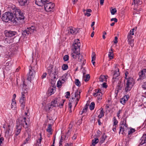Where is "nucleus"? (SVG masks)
Here are the masks:
<instances>
[{
	"mask_svg": "<svg viewBox=\"0 0 146 146\" xmlns=\"http://www.w3.org/2000/svg\"><path fill=\"white\" fill-rule=\"evenodd\" d=\"M95 106V104L94 102H92L90 104V109L92 110H94V108Z\"/></svg>",
	"mask_w": 146,
	"mask_h": 146,
	"instance_id": "37998d69",
	"label": "nucleus"
},
{
	"mask_svg": "<svg viewBox=\"0 0 146 146\" xmlns=\"http://www.w3.org/2000/svg\"><path fill=\"white\" fill-rule=\"evenodd\" d=\"M9 56H12L13 54L11 52H8L7 54Z\"/></svg>",
	"mask_w": 146,
	"mask_h": 146,
	"instance_id": "338daca9",
	"label": "nucleus"
},
{
	"mask_svg": "<svg viewBox=\"0 0 146 146\" xmlns=\"http://www.w3.org/2000/svg\"><path fill=\"white\" fill-rule=\"evenodd\" d=\"M10 125H8V127L7 128L5 132V136L8 137L9 136L12 135V131L10 130L9 129Z\"/></svg>",
	"mask_w": 146,
	"mask_h": 146,
	"instance_id": "2eb2a0df",
	"label": "nucleus"
},
{
	"mask_svg": "<svg viewBox=\"0 0 146 146\" xmlns=\"http://www.w3.org/2000/svg\"><path fill=\"white\" fill-rule=\"evenodd\" d=\"M96 55L95 52H93L92 55V62L94 65H95V63L94 61L96 60Z\"/></svg>",
	"mask_w": 146,
	"mask_h": 146,
	"instance_id": "393cba45",
	"label": "nucleus"
},
{
	"mask_svg": "<svg viewBox=\"0 0 146 146\" xmlns=\"http://www.w3.org/2000/svg\"><path fill=\"white\" fill-rule=\"evenodd\" d=\"M76 135L75 134H74V136L72 137V139L75 140L76 139Z\"/></svg>",
	"mask_w": 146,
	"mask_h": 146,
	"instance_id": "774afa93",
	"label": "nucleus"
},
{
	"mask_svg": "<svg viewBox=\"0 0 146 146\" xmlns=\"http://www.w3.org/2000/svg\"><path fill=\"white\" fill-rule=\"evenodd\" d=\"M98 90V89H96L95 90V92H94L93 94V95L94 96H98V93H99Z\"/></svg>",
	"mask_w": 146,
	"mask_h": 146,
	"instance_id": "6e6d98bb",
	"label": "nucleus"
},
{
	"mask_svg": "<svg viewBox=\"0 0 146 146\" xmlns=\"http://www.w3.org/2000/svg\"><path fill=\"white\" fill-rule=\"evenodd\" d=\"M12 108H15L16 106V102L15 100H12V102L11 103Z\"/></svg>",
	"mask_w": 146,
	"mask_h": 146,
	"instance_id": "49530a36",
	"label": "nucleus"
},
{
	"mask_svg": "<svg viewBox=\"0 0 146 146\" xmlns=\"http://www.w3.org/2000/svg\"><path fill=\"white\" fill-rule=\"evenodd\" d=\"M69 59V56L68 55H65L63 57V59L65 61H66L68 60Z\"/></svg>",
	"mask_w": 146,
	"mask_h": 146,
	"instance_id": "5fc2aeb1",
	"label": "nucleus"
},
{
	"mask_svg": "<svg viewBox=\"0 0 146 146\" xmlns=\"http://www.w3.org/2000/svg\"><path fill=\"white\" fill-rule=\"evenodd\" d=\"M135 131V130L134 129H131L129 131L128 134L129 135H130L133 133Z\"/></svg>",
	"mask_w": 146,
	"mask_h": 146,
	"instance_id": "8fccbe9b",
	"label": "nucleus"
},
{
	"mask_svg": "<svg viewBox=\"0 0 146 146\" xmlns=\"http://www.w3.org/2000/svg\"><path fill=\"white\" fill-rule=\"evenodd\" d=\"M13 41V39L9 37L6 38L4 40L5 42L6 43H10Z\"/></svg>",
	"mask_w": 146,
	"mask_h": 146,
	"instance_id": "a878e982",
	"label": "nucleus"
},
{
	"mask_svg": "<svg viewBox=\"0 0 146 146\" xmlns=\"http://www.w3.org/2000/svg\"><path fill=\"white\" fill-rule=\"evenodd\" d=\"M80 92H78L77 90L76 91L75 93L74 98L72 97L70 100V103H72L73 104H74V107H76L80 98Z\"/></svg>",
	"mask_w": 146,
	"mask_h": 146,
	"instance_id": "39448f33",
	"label": "nucleus"
},
{
	"mask_svg": "<svg viewBox=\"0 0 146 146\" xmlns=\"http://www.w3.org/2000/svg\"><path fill=\"white\" fill-rule=\"evenodd\" d=\"M145 143L146 145V140H145L142 137L140 144L141 145H142Z\"/></svg>",
	"mask_w": 146,
	"mask_h": 146,
	"instance_id": "79ce46f5",
	"label": "nucleus"
},
{
	"mask_svg": "<svg viewBox=\"0 0 146 146\" xmlns=\"http://www.w3.org/2000/svg\"><path fill=\"white\" fill-rule=\"evenodd\" d=\"M98 90L99 91L98 92L99 93H98V96L99 97H98V99L99 100H101L102 99L101 96H102L103 94L102 93V91L101 90H100V89H98Z\"/></svg>",
	"mask_w": 146,
	"mask_h": 146,
	"instance_id": "72a5a7b5",
	"label": "nucleus"
},
{
	"mask_svg": "<svg viewBox=\"0 0 146 146\" xmlns=\"http://www.w3.org/2000/svg\"><path fill=\"white\" fill-rule=\"evenodd\" d=\"M137 4L139 5H140L141 4V2L140 0H133V3H132V5Z\"/></svg>",
	"mask_w": 146,
	"mask_h": 146,
	"instance_id": "58836bf2",
	"label": "nucleus"
},
{
	"mask_svg": "<svg viewBox=\"0 0 146 146\" xmlns=\"http://www.w3.org/2000/svg\"><path fill=\"white\" fill-rule=\"evenodd\" d=\"M110 51L109 52L108 56L110 59H111L113 58V52L111 48V49Z\"/></svg>",
	"mask_w": 146,
	"mask_h": 146,
	"instance_id": "c85d7f7f",
	"label": "nucleus"
},
{
	"mask_svg": "<svg viewBox=\"0 0 146 146\" xmlns=\"http://www.w3.org/2000/svg\"><path fill=\"white\" fill-rule=\"evenodd\" d=\"M16 34V32L15 31H6L5 33V36L7 37H11L14 36Z\"/></svg>",
	"mask_w": 146,
	"mask_h": 146,
	"instance_id": "dca6fc26",
	"label": "nucleus"
},
{
	"mask_svg": "<svg viewBox=\"0 0 146 146\" xmlns=\"http://www.w3.org/2000/svg\"><path fill=\"white\" fill-rule=\"evenodd\" d=\"M22 120L21 118H20L18 119V121H17V125L16 128L17 129L15 133V135L16 136H17L20 133L21 131V126H22L23 123H21L20 121H21Z\"/></svg>",
	"mask_w": 146,
	"mask_h": 146,
	"instance_id": "9b49d317",
	"label": "nucleus"
},
{
	"mask_svg": "<svg viewBox=\"0 0 146 146\" xmlns=\"http://www.w3.org/2000/svg\"><path fill=\"white\" fill-rule=\"evenodd\" d=\"M107 77L104 75H101L99 78L100 81L101 82L106 81Z\"/></svg>",
	"mask_w": 146,
	"mask_h": 146,
	"instance_id": "b1692460",
	"label": "nucleus"
},
{
	"mask_svg": "<svg viewBox=\"0 0 146 146\" xmlns=\"http://www.w3.org/2000/svg\"><path fill=\"white\" fill-rule=\"evenodd\" d=\"M25 91H23V92H21V98H25V96L27 95V91L25 88Z\"/></svg>",
	"mask_w": 146,
	"mask_h": 146,
	"instance_id": "e433bc0d",
	"label": "nucleus"
},
{
	"mask_svg": "<svg viewBox=\"0 0 146 146\" xmlns=\"http://www.w3.org/2000/svg\"><path fill=\"white\" fill-rule=\"evenodd\" d=\"M107 85H106V83L105 82H104L102 84V86L103 88H106L107 87Z\"/></svg>",
	"mask_w": 146,
	"mask_h": 146,
	"instance_id": "69168bd1",
	"label": "nucleus"
},
{
	"mask_svg": "<svg viewBox=\"0 0 146 146\" xmlns=\"http://www.w3.org/2000/svg\"><path fill=\"white\" fill-rule=\"evenodd\" d=\"M60 70V67L56 66L53 70L54 72L52 73V74L54 76L56 75L59 72Z\"/></svg>",
	"mask_w": 146,
	"mask_h": 146,
	"instance_id": "412c9836",
	"label": "nucleus"
},
{
	"mask_svg": "<svg viewBox=\"0 0 146 146\" xmlns=\"http://www.w3.org/2000/svg\"><path fill=\"white\" fill-rule=\"evenodd\" d=\"M55 91V88L53 87H50L48 89V94L51 95L53 94Z\"/></svg>",
	"mask_w": 146,
	"mask_h": 146,
	"instance_id": "aec40b11",
	"label": "nucleus"
},
{
	"mask_svg": "<svg viewBox=\"0 0 146 146\" xmlns=\"http://www.w3.org/2000/svg\"><path fill=\"white\" fill-rule=\"evenodd\" d=\"M107 137V136L104 134L100 138V142L101 144H102L104 142L105 140L106 139Z\"/></svg>",
	"mask_w": 146,
	"mask_h": 146,
	"instance_id": "cd10ccee",
	"label": "nucleus"
},
{
	"mask_svg": "<svg viewBox=\"0 0 146 146\" xmlns=\"http://www.w3.org/2000/svg\"><path fill=\"white\" fill-rule=\"evenodd\" d=\"M35 74V72L29 69V75L27 78V80L30 81L34 77Z\"/></svg>",
	"mask_w": 146,
	"mask_h": 146,
	"instance_id": "f3484780",
	"label": "nucleus"
},
{
	"mask_svg": "<svg viewBox=\"0 0 146 146\" xmlns=\"http://www.w3.org/2000/svg\"><path fill=\"white\" fill-rule=\"evenodd\" d=\"M54 6V4L50 2L46 3L44 4V8L46 11L50 12L52 10Z\"/></svg>",
	"mask_w": 146,
	"mask_h": 146,
	"instance_id": "1a4fd4ad",
	"label": "nucleus"
},
{
	"mask_svg": "<svg viewBox=\"0 0 146 146\" xmlns=\"http://www.w3.org/2000/svg\"><path fill=\"white\" fill-rule=\"evenodd\" d=\"M62 103H60L59 102V103L58 104V106H59L60 108H62V106H63L64 103V101L63 100H62Z\"/></svg>",
	"mask_w": 146,
	"mask_h": 146,
	"instance_id": "864d4df0",
	"label": "nucleus"
},
{
	"mask_svg": "<svg viewBox=\"0 0 146 146\" xmlns=\"http://www.w3.org/2000/svg\"><path fill=\"white\" fill-rule=\"evenodd\" d=\"M90 76L88 74H85L84 73H83V79L85 82L88 81L90 78Z\"/></svg>",
	"mask_w": 146,
	"mask_h": 146,
	"instance_id": "4be33fe9",
	"label": "nucleus"
},
{
	"mask_svg": "<svg viewBox=\"0 0 146 146\" xmlns=\"http://www.w3.org/2000/svg\"><path fill=\"white\" fill-rule=\"evenodd\" d=\"M78 61L79 62H81L83 60V56L80 54L78 56Z\"/></svg>",
	"mask_w": 146,
	"mask_h": 146,
	"instance_id": "de8ad7c7",
	"label": "nucleus"
},
{
	"mask_svg": "<svg viewBox=\"0 0 146 146\" xmlns=\"http://www.w3.org/2000/svg\"><path fill=\"white\" fill-rule=\"evenodd\" d=\"M46 131L47 132L50 133V134H51V131H52V125L51 124H49L48 126V128L46 129Z\"/></svg>",
	"mask_w": 146,
	"mask_h": 146,
	"instance_id": "473e14b6",
	"label": "nucleus"
},
{
	"mask_svg": "<svg viewBox=\"0 0 146 146\" xmlns=\"http://www.w3.org/2000/svg\"><path fill=\"white\" fill-rule=\"evenodd\" d=\"M27 0H18L21 6H23L26 3Z\"/></svg>",
	"mask_w": 146,
	"mask_h": 146,
	"instance_id": "7c9ffc66",
	"label": "nucleus"
},
{
	"mask_svg": "<svg viewBox=\"0 0 146 146\" xmlns=\"http://www.w3.org/2000/svg\"><path fill=\"white\" fill-rule=\"evenodd\" d=\"M13 13L15 18H14L15 22H17L19 20L24 19L23 14L20 9L17 8H14Z\"/></svg>",
	"mask_w": 146,
	"mask_h": 146,
	"instance_id": "f03ea898",
	"label": "nucleus"
},
{
	"mask_svg": "<svg viewBox=\"0 0 146 146\" xmlns=\"http://www.w3.org/2000/svg\"><path fill=\"white\" fill-rule=\"evenodd\" d=\"M119 74V70L118 69H117V70H116L115 72V73L113 75V78H115V77H118Z\"/></svg>",
	"mask_w": 146,
	"mask_h": 146,
	"instance_id": "c9c22d12",
	"label": "nucleus"
},
{
	"mask_svg": "<svg viewBox=\"0 0 146 146\" xmlns=\"http://www.w3.org/2000/svg\"><path fill=\"white\" fill-rule=\"evenodd\" d=\"M46 1H48V0H36L35 3L39 6H42L44 5V3Z\"/></svg>",
	"mask_w": 146,
	"mask_h": 146,
	"instance_id": "a211bd4d",
	"label": "nucleus"
},
{
	"mask_svg": "<svg viewBox=\"0 0 146 146\" xmlns=\"http://www.w3.org/2000/svg\"><path fill=\"white\" fill-rule=\"evenodd\" d=\"M14 18H15L13 13L11 12H5L3 15L2 17V20L5 22H8L10 21H15Z\"/></svg>",
	"mask_w": 146,
	"mask_h": 146,
	"instance_id": "7ed1b4c3",
	"label": "nucleus"
},
{
	"mask_svg": "<svg viewBox=\"0 0 146 146\" xmlns=\"http://www.w3.org/2000/svg\"><path fill=\"white\" fill-rule=\"evenodd\" d=\"M78 31V29H76L72 27L68 28V33L69 34L75 35L76 34Z\"/></svg>",
	"mask_w": 146,
	"mask_h": 146,
	"instance_id": "f8f14e48",
	"label": "nucleus"
},
{
	"mask_svg": "<svg viewBox=\"0 0 146 146\" xmlns=\"http://www.w3.org/2000/svg\"><path fill=\"white\" fill-rule=\"evenodd\" d=\"M92 11V10L90 9H88L86 10V12L84 14L85 15L87 16L88 17H89L91 15V14L89 13L91 12Z\"/></svg>",
	"mask_w": 146,
	"mask_h": 146,
	"instance_id": "2f4dec72",
	"label": "nucleus"
},
{
	"mask_svg": "<svg viewBox=\"0 0 146 146\" xmlns=\"http://www.w3.org/2000/svg\"><path fill=\"white\" fill-rule=\"evenodd\" d=\"M36 31V29L34 26H32L31 27L27 28L24 31L22 32V36L24 37L27 38L29 37V34L34 32Z\"/></svg>",
	"mask_w": 146,
	"mask_h": 146,
	"instance_id": "423d86ee",
	"label": "nucleus"
},
{
	"mask_svg": "<svg viewBox=\"0 0 146 146\" xmlns=\"http://www.w3.org/2000/svg\"><path fill=\"white\" fill-rule=\"evenodd\" d=\"M70 93L69 92H67L66 93L65 97L66 98H69L70 96Z\"/></svg>",
	"mask_w": 146,
	"mask_h": 146,
	"instance_id": "13d9d810",
	"label": "nucleus"
},
{
	"mask_svg": "<svg viewBox=\"0 0 146 146\" xmlns=\"http://www.w3.org/2000/svg\"><path fill=\"white\" fill-rule=\"evenodd\" d=\"M118 86L119 88H121L122 87V86L121 84V79H119V80L118 81Z\"/></svg>",
	"mask_w": 146,
	"mask_h": 146,
	"instance_id": "4d7b16f0",
	"label": "nucleus"
},
{
	"mask_svg": "<svg viewBox=\"0 0 146 146\" xmlns=\"http://www.w3.org/2000/svg\"><path fill=\"white\" fill-rule=\"evenodd\" d=\"M120 129L119 132L120 133H121L123 134V132L125 131H126L128 129L127 125L126 124V120L123 119V121H121L120 123Z\"/></svg>",
	"mask_w": 146,
	"mask_h": 146,
	"instance_id": "6e6552de",
	"label": "nucleus"
},
{
	"mask_svg": "<svg viewBox=\"0 0 146 146\" xmlns=\"http://www.w3.org/2000/svg\"><path fill=\"white\" fill-rule=\"evenodd\" d=\"M104 111L103 109L102 108L100 111V113L98 116L99 118H102L104 116Z\"/></svg>",
	"mask_w": 146,
	"mask_h": 146,
	"instance_id": "f704fd0d",
	"label": "nucleus"
},
{
	"mask_svg": "<svg viewBox=\"0 0 146 146\" xmlns=\"http://www.w3.org/2000/svg\"><path fill=\"white\" fill-rule=\"evenodd\" d=\"M142 87L144 89H146V82H144L142 85Z\"/></svg>",
	"mask_w": 146,
	"mask_h": 146,
	"instance_id": "680f3d73",
	"label": "nucleus"
},
{
	"mask_svg": "<svg viewBox=\"0 0 146 146\" xmlns=\"http://www.w3.org/2000/svg\"><path fill=\"white\" fill-rule=\"evenodd\" d=\"M119 80V78H117V77H115V78H113V77L112 81L113 83L115 82L117 83Z\"/></svg>",
	"mask_w": 146,
	"mask_h": 146,
	"instance_id": "c03bdc74",
	"label": "nucleus"
},
{
	"mask_svg": "<svg viewBox=\"0 0 146 146\" xmlns=\"http://www.w3.org/2000/svg\"><path fill=\"white\" fill-rule=\"evenodd\" d=\"M128 96H125L122 98L120 100V102L123 104H124L125 102L128 100Z\"/></svg>",
	"mask_w": 146,
	"mask_h": 146,
	"instance_id": "5701e85b",
	"label": "nucleus"
},
{
	"mask_svg": "<svg viewBox=\"0 0 146 146\" xmlns=\"http://www.w3.org/2000/svg\"><path fill=\"white\" fill-rule=\"evenodd\" d=\"M117 39H118V38H117V37L115 36V39L113 41V42L114 43L116 44V43H117V42H118Z\"/></svg>",
	"mask_w": 146,
	"mask_h": 146,
	"instance_id": "052dcab7",
	"label": "nucleus"
},
{
	"mask_svg": "<svg viewBox=\"0 0 146 146\" xmlns=\"http://www.w3.org/2000/svg\"><path fill=\"white\" fill-rule=\"evenodd\" d=\"M113 125L114 127L115 126V127H116V125H117L118 121L115 117L113 118Z\"/></svg>",
	"mask_w": 146,
	"mask_h": 146,
	"instance_id": "603ef678",
	"label": "nucleus"
},
{
	"mask_svg": "<svg viewBox=\"0 0 146 146\" xmlns=\"http://www.w3.org/2000/svg\"><path fill=\"white\" fill-rule=\"evenodd\" d=\"M110 11L112 15H114L115 13L117 12L116 9L115 8H111L110 9Z\"/></svg>",
	"mask_w": 146,
	"mask_h": 146,
	"instance_id": "4c0bfd02",
	"label": "nucleus"
},
{
	"mask_svg": "<svg viewBox=\"0 0 146 146\" xmlns=\"http://www.w3.org/2000/svg\"><path fill=\"white\" fill-rule=\"evenodd\" d=\"M59 103V100H58V99H56L54 100V101H52L51 102L50 107H48V110H49L50 108H52L53 107L58 106V104Z\"/></svg>",
	"mask_w": 146,
	"mask_h": 146,
	"instance_id": "4468645a",
	"label": "nucleus"
},
{
	"mask_svg": "<svg viewBox=\"0 0 146 146\" xmlns=\"http://www.w3.org/2000/svg\"><path fill=\"white\" fill-rule=\"evenodd\" d=\"M25 100L26 98H21L20 99V103L22 109H24L25 108Z\"/></svg>",
	"mask_w": 146,
	"mask_h": 146,
	"instance_id": "6ab92c4d",
	"label": "nucleus"
},
{
	"mask_svg": "<svg viewBox=\"0 0 146 146\" xmlns=\"http://www.w3.org/2000/svg\"><path fill=\"white\" fill-rule=\"evenodd\" d=\"M75 83L78 86H80V82L78 79L76 80Z\"/></svg>",
	"mask_w": 146,
	"mask_h": 146,
	"instance_id": "09e8293b",
	"label": "nucleus"
},
{
	"mask_svg": "<svg viewBox=\"0 0 146 146\" xmlns=\"http://www.w3.org/2000/svg\"><path fill=\"white\" fill-rule=\"evenodd\" d=\"M98 138H95L92 140V144L93 145H95L98 142Z\"/></svg>",
	"mask_w": 146,
	"mask_h": 146,
	"instance_id": "ea45409f",
	"label": "nucleus"
},
{
	"mask_svg": "<svg viewBox=\"0 0 146 146\" xmlns=\"http://www.w3.org/2000/svg\"><path fill=\"white\" fill-rule=\"evenodd\" d=\"M82 119H79L77 121V123L78 125H80L82 123Z\"/></svg>",
	"mask_w": 146,
	"mask_h": 146,
	"instance_id": "bf43d9fd",
	"label": "nucleus"
},
{
	"mask_svg": "<svg viewBox=\"0 0 146 146\" xmlns=\"http://www.w3.org/2000/svg\"><path fill=\"white\" fill-rule=\"evenodd\" d=\"M134 29H133L131 30L127 36L128 41L131 46L132 47L133 46L134 39L133 38V35L134 34Z\"/></svg>",
	"mask_w": 146,
	"mask_h": 146,
	"instance_id": "0eeeda50",
	"label": "nucleus"
},
{
	"mask_svg": "<svg viewBox=\"0 0 146 146\" xmlns=\"http://www.w3.org/2000/svg\"><path fill=\"white\" fill-rule=\"evenodd\" d=\"M64 83V81H63L62 80H59L58 81L57 83V87L58 88H61L62 84Z\"/></svg>",
	"mask_w": 146,
	"mask_h": 146,
	"instance_id": "c756f323",
	"label": "nucleus"
},
{
	"mask_svg": "<svg viewBox=\"0 0 146 146\" xmlns=\"http://www.w3.org/2000/svg\"><path fill=\"white\" fill-rule=\"evenodd\" d=\"M68 75L67 74H65L62 76L61 78V80L63 81H64L65 82L67 80Z\"/></svg>",
	"mask_w": 146,
	"mask_h": 146,
	"instance_id": "bb28decb",
	"label": "nucleus"
},
{
	"mask_svg": "<svg viewBox=\"0 0 146 146\" xmlns=\"http://www.w3.org/2000/svg\"><path fill=\"white\" fill-rule=\"evenodd\" d=\"M47 74L46 73H44L42 75L41 78L42 79L46 77Z\"/></svg>",
	"mask_w": 146,
	"mask_h": 146,
	"instance_id": "e2e57ef3",
	"label": "nucleus"
},
{
	"mask_svg": "<svg viewBox=\"0 0 146 146\" xmlns=\"http://www.w3.org/2000/svg\"><path fill=\"white\" fill-rule=\"evenodd\" d=\"M125 83V91L126 92L130 91L134 84V81L133 78L129 77L126 78Z\"/></svg>",
	"mask_w": 146,
	"mask_h": 146,
	"instance_id": "20e7f679",
	"label": "nucleus"
},
{
	"mask_svg": "<svg viewBox=\"0 0 146 146\" xmlns=\"http://www.w3.org/2000/svg\"><path fill=\"white\" fill-rule=\"evenodd\" d=\"M53 72V70L51 68L50 69H48V74L50 76H54L52 74V73Z\"/></svg>",
	"mask_w": 146,
	"mask_h": 146,
	"instance_id": "a19ab883",
	"label": "nucleus"
},
{
	"mask_svg": "<svg viewBox=\"0 0 146 146\" xmlns=\"http://www.w3.org/2000/svg\"><path fill=\"white\" fill-rule=\"evenodd\" d=\"M81 44L79 40H75L72 46L71 53V57L74 59L76 58L80 54V46Z\"/></svg>",
	"mask_w": 146,
	"mask_h": 146,
	"instance_id": "f257e3e1",
	"label": "nucleus"
},
{
	"mask_svg": "<svg viewBox=\"0 0 146 146\" xmlns=\"http://www.w3.org/2000/svg\"><path fill=\"white\" fill-rule=\"evenodd\" d=\"M37 69V66L36 65H35L33 67H32L31 68V70H33V71L35 72L36 71Z\"/></svg>",
	"mask_w": 146,
	"mask_h": 146,
	"instance_id": "3c124183",
	"label": "nucleus"
},
{
	"mask_svg": "<svg viewBox=\"0 0 146 146\" xmlns=\"http://www.w3.org/2000/svg\"><path fill=\"white\" fill-rule=\"evenodd\" d=\"M111 21H114L116 23L117 21V19L116 18H113L111 19Z\"/></svg>",
	"mask_w": 146,
	"mask_h": 146,
	"instance_id": "0e129e2a",
	"label": "nucleus"
},
{
	"mask_svg": "<svg viewBox=\"0 0 146 146\" xmlns=\"http://www.w3.org/2000/svg\"><path fill=\"white\" fill-rule=\"evenodd\" d=\"M21 118V121H20L21 123H23L22 126L25 128H27L28 127V123L30 122V120L29 118L26 117H20L18 119Z\"/></svg>",
	"mask_w": 146,
	"mask_h": 146,
	"instance_id": "9d476101",
	"label": "nucleus"
},
{
	"mask_svg": "<svg viewBox=\"0 0 146 146\" xmlns=\"http://www.w3.org/2000/svg\"><path fill=\"white\" fill-rule=\"evenodd\" d=\"M139 78L143 79L146 77V68L143 69L139 73Z\"/></svg>",
	"mask_w": 146,
	"mask_h": 146,
	"instance_id": "ddd939ff",
	"label": "nucleus"
},
{
	"mask_svg": "<svg viewBox=\"0 0 146 146\" xmlns=\"http://www.w3.org/2000/svg\"><path fill=\"white\" fill-rule=\"evenodd\" d=\"M68 68V66L66 64H64L62 66V69L64 70H67Z\"/></svg>",
	"mask_w": 146,
	"mask_h": 146,
	"instance_id": "a18cd8bd",
	"label": "nucleus"
}]
</instances>
